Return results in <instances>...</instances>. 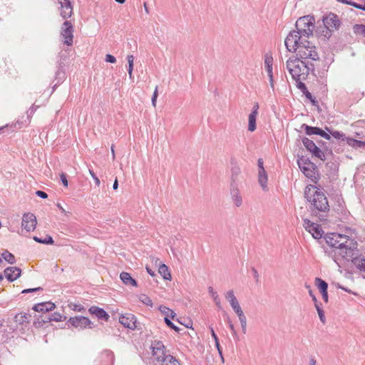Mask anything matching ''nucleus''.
Listing matches in <instances>:
<instances>
[{
	"label": "nucleus",
	"instance_id": "f257e3e1",
	"mask_svg": "<svg viewBox=\"0 0 365 365\" xmlns=\"http://www.w3.org/2000/svg\"><path fill=\"white\" fill-rule=\"evenodd\" d=\"M313 38L297 36V33H289L284 43L289 51L296 53V56L309 62L319 59L318 50Z\"/></svg>",
	"mask_w": 365,
	"mask_h": 365
},
{
	"label": "nucleus",
	"instance_id": "f03ea898",
	"mask_svg": "<svg viewBox=\"0 0 365 365\" xmlns=\"http://www.w3.org/2000/svg\"><path fill=\"white\" fill-rule=\"evenodd\" d=\"M325 240L329 246L339 249L346 255L354 251L358 247V243L355 239L346 234L329 233L326 235Z\"/></svg>",
	"mask_w": 365,
	"mask_h": 365
},
{
	"label": "nucleus",
	"instance_id": "7ed1b4c3",
	"mask_svg": "<svg viewBox=\"0 0 365 365\" xmlns=\"http://www.w3.org/2000/svg\"><path fill=\"white\" fill-rule=\"evenodd\" d=\"M304 195L307 201L310 204L312 209L321 212L329 210L328 200L319 187L314 185H308L304 189Z\"/></svg>",
	"mask_w": 365,
	"mask_h": 365
},
{
	"label": "nucleus",
	"instance_id": "20e7f679",
	"mask_svg": "<svg viewBox=\"0 0 365 365\" xmlns=\"http://www.w3.org/2000/svg\"><path fill=\"white\" fill-rule=\"evenodd\" d=\"M287 69L292 78L300 84L307 79L311 68L309 62L296 56L289 58L286 63Z\"/></svg>",
	"mask_w": 365,
	"mask_h": 365
},
{
	"label": "nucleus",
	"instance_id": "39448f33",
	"mask_svg": "<svg viewBox=\"0 0 365 365\" xmlns=\"http://www.w3.org/2000/svg\"><path fill=\"white\" fill-rule=\"evenodd\" d=\"M297 30L290 33H297V36L305 38H314L313 31L315 28V19L312 16H304L298 19L296 21Z\"/></svg>",
	"mask_w": 365,
	"mask_h": 365
},
{
	"label": "nucleus",
	"instance_id": "423d86ee",
	"mask_svg": "<svg viewBox=\"0 0 365 365\" xmlns=\"http://www.w3.org/2000/svg\"><path fill=\"white\" fill-rule=\"evenodd\" d=\"M298 165L304 175L316 182L319 178L317 168L310 160L300 158L297 161Z\"/></svg>",
	"mask_w": 365,
	"mask_h": 365
},
{
	"label": "nucleus",
	"instance_id": "0eeeda50",
	"mask_svg": "<svg viewBox=\"0 0 365 365\" xmlns=\"http://www.w3.org/2000/svg\"><path fill=\"white\" fill-rule=\"evenodd\" d=\"M37 225L36 215L31 212H25L22 216L21 230L30 232L34 231Z\"/></svg>",
	"mask_w": 365,
	"mask_h": 365
},
{
	"label": "nucleus",
	"instance_id": "6e6552de",
	"mask_svg": "<svg viewBox=\"0 0 365 365\" xmlns=\"http://www.w3.org/2000/svg\"><path fill=\"white\" fill-rule=\"evenodd\" d=\"M61 35L64 38L63 43L71 46L73 42V26L70 21H66L61 30Z\"/></svg>",
	"mask_w": 365,
	"mask_h": 365
},
{
	"label": "nucleus",
	"instance_id": "1a4fd4ad",
	"mask_svg": "<svg viewBox=\"0 0 365 365\" xmlns=\"http://www.w3.org/2000/svg\"><path fill=\"white\" fill-rule=\"evenodd\" d=\"M303 225L305 230L311 233L314 238L320 239L322 237L324 232L319 225L305 219Z\"/></svg>",
	"mask_w": 365,
	"mask_h": 365
},
{
	"label": "nucleus",
	"instance_id": "9d476101",
	"mask_svg": "<svg viewBox=\"0 0 365 365\" xmlns=\"http://www.w3.org/2000/svg\"><path fill=\"white\" fill-rule=\"evenodd\" d=\"M323 23L329 32L337 30L340 26V21L338 16L334 14H329L323 19Z\"/></svg>",
	"mask_w": 365,
	"mask_h": 365
},
{
	"label": "nucleus",
	"instance_id": "9b49d317",
	"mask_svg": "<svg viewBox=\"0 0 365 365\" xmlns=\"http://www.w3.org/2000/svg\"><path fill=\"white\" fill-rule=\"evenodd\" d=\"M68 322L76 329H83L87 327H89L91 322V320L83 316H76L74 317H71L68 320Z\"/></svg>",
	"mask_w": 365,
	"mask_h": 365
},
{
	"label": "nucleus",
	"instance_id": "f8f14e48",
	"mask_svg": "<svg viewBox=\"0 0 365 365\" xmlns=\"http://www.w3.org/2000/svg\"><path fill=\"white\" fill-rule=\"evenodd\" d=\"M303 144L305 146V148L314 156L318 158L319 159H320L322 160H324V154L323 151L320 148H319L312 140L306 138L303 139Z\"/></svg>",
	"mask_w": 365,
	"mask_h": 365
},
{
	"label": "nucleus",
	"instance_id": "ddd939ff",
	"mask_svg": "<svg viewBox=\"0 0 365 365\" xmlns=\"http://www.w3.org/2000/svg\"><path fill=\"white\" fill-rule=\"evenodd\" d=\"M60 7L61 16L66 19L70 18L73 14V6L71 4V0H58Z\"/></svg>",
	"mask_w": 365,
	"mask_h": 365
},
{
	"label": "nucleus",
	"instance_id": "4468645a",
	"mask_svg": "<svg viewBox=\"0 0 365 365\" xmlns=\"http://www.w3.org/2000/svg\"><path fill=\"white\" fill-rule=\"evenodd\" d=\"M120 323L125 327L130 329H135L137 327V319L133 314H125L120 317Z\"/></svg>",
	"mask_w": 365,
	"mask_h": 365
},
{
	"label": "nucleus",
	"instance_id": "2eb2a0df",
	"mask_svg": "<svg viewBox=\"0 0 365 365\" xmlns=\"http://www.w3.org/2000/svg\"><path fill=\"white\" fill-rule=\"evenodd\" d=\"M259 105L255 103L253 108V110L249 115L248 117V130L250 132H253L256 130V120L258 114Z\"/></svg>",
	"mask_w": 365,
	"mask_h": 365
},
{
	"label": "nucleus",
	"instance_id": "dca6fc26",
	"mask_svg": "<svg viewBox=\"0 0 365 365\" xmlns=\"http://www.w3.org/2000/svg\"><path fill=\"white\" fill-rule=\"evenodd\" d=\"M272 65H273V58L270 55H266L264 58V67L267 71L270 85L272 87L274 86V80H273V72H272Z\"/></svg>",
	"mask_w": 365,
	"mask_h": 365
},
{
	"label": "nucleus",
	"instance_id": "f3484780",
	"mask_svg": "<svg viewBox=\"0 0 365 365\" xmlns=\"http://www.w3.org/2000/svg\"><path fill=\"white\" fill-rule=\"evenodd\" d=\"M4 272L7 279L13 282L20 277L21 270L18 267H13L6 268Z\"/></svg>",
	"mask_w": 365,
	"mask_h": 365
},
{
	"label": "nucleus",
	"instance_id": "a211bd4d",
	"mask_svg": "<svg viewBox=\"0 0 365 365\" xmlns=\"http://www.w3.org/2000/svg\"><path fill=\"white\" fill-rule=\"evenodd\" d=\"M305 131H306V133L309 135H319L327 140L330 139V135L328 133H327L325 131H324L323 130H322L317 127H311V126L307 125L305 127Z\"/></svg>",
	"mask_w": 365,
	"mask_h": 365
},
{
	"label": "nucleus",
	"instance_id": "6ab92c4d",
	"mask_svg": "<svg viewBox=\"0 0 365 365\" xmlns=\"http://www.w3.org/2000/svg\"><path fill=\"white\" fill-rule=\"evenodd\" d=\"M232 308L233 309L235 312L237 314V315L239 318V320L241 323L242 328L245 332L246 330V327H247V319L244 314V312H243L240 304L238 303V304H235V306L232 307Z\"/></svg>",
	"mask_w": 365,
	"mask_h": 365
},
{
	"label": "nucleus",
	"instance_id": "aec40b11",
	"mask_svg": "<svg viewBox=\"0 0 365 365\" xmlns=\"http://www.w3.org/2000/svg\"><path fill=\"white\" fill-rule=\"evenodd\" d=\"M88 312L96 315L98 319H103L106 322H108L110 318L109 315L104 309L96 306L90 307Z\"/></svg>",
	"mask_w": 365,
	"mask_h": 365
},
{
	"label": "nucleus",
	"instance_id": "412c9836",
	"mask_svg": "<svg viewBox=\"0 0 365 365\" xmlns=\"http://www.w3.org/2000/svg\"><path fill=\"white\" fill-rule=\"evenodd\" d=\"M55 308V304L51 302L38 303L34 307V309L36 312H49L53 310Z\"/></svg>",
	"mask_w": 365,
	"mask_h": 365
},
{
	"label": "nucleus",
	"instance_id": "4be33fe9",
	"mask_svg": "<svg viewBox=\"0 0 365 365\" xmlns=\"http://www.w3.org/2000/svg\"><path fill=\"white\" fill-rule=\"evenodd\" d=\"M120 278L121 281L123 282L125 285H130L133 287H138V283L135 279L132 278L131 275L126 272H123L120 274Z\"/></svg>",
	"mask_w": 365,
	"mask_h": 365
},
{
	"label": "nucleus",
	"instance_id": "5701e85b",
	"mask_svg": "<svg viewBox=\"0 0 365 365\" xmlns=\"http://www.w3.org/2000/svg\"><path fill=\"white\" fill-rule=\"evenodd\" d=\"M31 315L27 313H19L14 317V320L16 323L24 325L28 324L30 322Z\"/></svg>",
	"mask_w": 365,
	"mask_h": 365
},
{
	"label": "nucleus",
	"instance_id": "b1692460",
	"mask_svg": "<svg viewBox=\"0 0 365 365\" xmlns=\"http://www.w3.org/2000/svg\"><path fill=\"white\" fill-rule=\"evenodd\" d=\"M158 272L164 279L169 281L172 279L170 271L166 264H160L158 267Z\"/></svg>",
	"mask_w": 365,
	"mask_h": 365
},
{
	"label": "nucleus",
	"instance_id": "393cba45",
	"mask_svg": "<svg viewBox=\"0 0 365 365\" xmlns=\"http://www.w3.org/2000/svg\"><path fill=\"white\" fill-rule=\"evenodd\" d=\"M267 174L264 169H262V171L258 172V181L264 190L267 189Z\"/></svg>",
	"mask_w": 365,
	"mask_h": 365
},
{
	"label": "nucleus",
	"instance_id": "a878e982",
	"mask_svg": "<svg viewBox=\"0 0 365 365\" xmlns=\"http://www.w3.org/2000/svg\"><path fill=\"white\" fill-rule=\"evenodd\" d=\"M165 346L161 342H157L155 346H153V354L157 356L159 359L162 355H164Z\"/></svg>",
	"mask_w": 365,
	"mask_h": 365
},
{
	"label": "nucleus",
	"instance_id": "bb28decb",
	"mask_svg": "<svg viewBox=\"0 0 365 365\" xmlns=\"http://www.w3.org/2000/svg\"><path fill=\"white\" fill-rule=\"evenodd\" d=\"M346 142L349 146L354 148L365 147L364 141L358 140L351 138H346Z\"/></svg>",
	"mask_w": 365,
	"mask_h": 365
},
{
	"label": "nucleus",
	"instance_id": "cd10ccee",
	"mask_svg": "<svg viewBox=\"0 0 365 365\" xmlns=\"http://www.w3.org/2000/svg\"><path fill=\"white\" fill-rule=\"evenodd\" d=\"M158 309L165 316V317H170L172 319H174L176 316L175 312L167 307L161 305L159 307Z\"/></svg>",
	"mask_w": 365,
	"mask_h": 365
},
{
	"label": "nucleus",
	"instance_id": "c85d7f7f",
	"mask_svg": "<svg viewBox=\"0 0 365 365\" xmlns=\"http://www.w3.org/2000/svg\"><path fill=\"white\" fill-rule=\"evenodd\" d=\"M315 284L317 287V288L319 289L321 293L325 292L327 291L328 284L325 281L322 280V279L317 277L315 279Z\"/></svg>",
	"mask_w": 365,
	"mask_h": 365
},
{
	"label": "nucleus",
	"instance_id": "c756f323",
	"mask_svg": "<svg viewBox=\"0 0 365 365\" xmlns=\"http://www.w3.org/2000/svg\"><path fill=\"white\" fill-rule=\"evenodd\" d=\"M225 298L230 302L231 307H233L239 303L233 290L228 291L225 294Z\"/></svg>",
	"mask_w": 365,
	"mask_h": 365
},
{
	"label": "nucleus",
	"instance_id": "7c9ffc66",
	"mask_svg": "<svg viewBox=\"0 0 365 365\" xmlns=\"http://www.w3.org/2000/svg\"><path fill=\"white\" fill-rule=\"evenodd\" d=\"M353 262L360 271L365 272V257L355 258Z\"/></svg>",
	"mask_w": 365,
	"mask_h": 365
},
{
	"label": "nucleus",
	"instance_id": "2f4dec72",
	"mask_svg": "<svg viewBox=\"0 0 365 365\" xmlns=\"http://www.w3.org/2000/svg\"><path fill=\"white\" fill-rule=\"evenodd\" d=\"M353 31L356 35H359L365 37V25L355 24L353 26Z\"/></svg>",
	"mask_w": 365,
	"mask_h": 365
},
{
	"label": "nucleus",
	"instance_id": "473e14b6",
	"mask_svg": "<svg viewBox=\"0 0 365 365\" xmlns=\"http://www.w3.org/2000/svg\"><path fill=\"white\" fill-rule=\"evenodd\" d=\"M138 299L140 300V302H141L143 304H145L148 307H152L153 306L151 299L145 294H139Z\"/></svg>",
	"mask_w": 365,
	"mask_h": 365
},
{
	"label": "nucleus",
	"instance_id": "72a5a7b5",
	"mask_svg": "<svg viewBox=\"0 0 365 365\" xmlns=\"http://www.w3.org/2000/svg\"><path fill=\"white\" fill-rule=\"evenodd\" d=\"M127 60L128 63V72L130 78H133V66H134V56L133 55H128Z\"/></svg>",
	"mask_w": 365,
	"mask_h": 365
},
{
	"label": "nucleus",
	"instance_id": "f704fd0d",
	"mask_svg": "<svg viewBox=\"0 0 365 365\" xmlns=\"http://www.w3.org/2000/svg\"><path fill=\"white\" fill-rule=\"evenodd\" d=\"M232 200L237 207H240L242 205V200L237 190L233 191Z\"/></svg>",
	"mask_w": 365,
	"mask_h": 365
},
{
	"label": "nucleus",
	"instance_id": "c9c22d12",
	"mask_svg": "<svg viewBox=\"0 0 365 365\" xmlns=\"http://www.w3.org/2000/svg\"><path fill=\"white\" fill-rule=\"evenodd\" d=\"M337 1L345 4L351 5L355 8L365 11V3L364 4H359L354 1H348V0H337Z\"/></svg>",
	"mask_w": 365,
	"mask_h": 365
},
{
	"label": "nucleus",
	"instance_id": "e433bc0d",
	"mask_svg": "<svg viewBox=\"0 0 365 365\" xmlns=\"http://www.w3.org/2000/svg\"><path fill=\"white\" fill-rule=\"evenodd\" d=\"M34 240L39 243L46 244V245H52L53 243V238L48 235L44 239L38 238V237H34Z\"/></svg>",
	"mask_w": 365,
	"mask_h": 365
},
{
	"label": "nucleus",
	"instance_id": "4c0bfd02",
	"mask_svg": "<svg viewBox=\"0 0 365 365\" xmlns=\"http://www.w3.org/2000/svg\"><path fill=\"white\" fill-rule=\"evenodd\" d=\"M66 319V317H63L61 314L58 312L53 313L48 319V322L54 321V322H62Z\"/></svg>",
	"mask_w": 365,
	"mask_h": 365
},
{
	"label": "nucleus",
	"instance_id": "58836bf2",
	"mask_svg": "<svg viewBox=\"0 0 365 365\" xmlns=\"http://www.w3.org/2000/svg\"><path fill=\"white\" fill-rule=\"evenodd\" d=\"M163 365H180V364L173 356L169 355L164 359Z\"/></svg>",
	"mask_w": 365,
	"mask_h": 365
},
{
	"label": "nucleus",
	"instance_id": "ea45409f",
	"mask_svg": "<svg viewBox=\"0 0 365 365\" xmlns=\"http://www.w3.org/2000/svg\"><path fill=\"white\" fill-rule=\"evenodd\" d=\"M2 257L3 258L7 261L10 264H14L15 262V257L14 256L9 252L8 251H5L4 252L2 253Z\"/></svg>",
	"mask_w": 365,
	"mask_h": 365
},
{
	"label": "nucleus",
	"instance_id": "a19ab883",
	"mask_svg": "<svg viewBox=\"0 0 365 365\" xmlns=\"http://www.w3.org/2000/svg\"><path fill=\"white\" fill-rule=\"evenodd\" d=\"M314 306H315V308L317 311V313H318V315L319 317V319L321 320V322L324 324L325 323V316H324V311L322 310V309L320 307V305L318 303H316L314 304Z\"/></svg>",
	"mask_w": 365,
	"mask_h": 365
},
{
	"label": "nucleus",
	"instance_id": "79ce46f5",
	"mask_svg": "<svg viewBox=\"0 0 365 365\" xmlns=\"http://www.w3.org/2000/svg\"><path fill=\"white\" fill-rule=\"evenodd\" d=\"M331 135L334 138H336V139H341L342 140L344 141H346V138L345 135L339 132V131H332L331 132Z\"/></svg>",
	"mask_w": 365,
	"mask_h": 365
},
{
	"label": "nucleus",
	"instance_id": "37998d69",
	"mask_svg": "<svg viewBox=\"0 0 365 365\" xmlns=\"http://www.w3.org/2000/svg\"><path fill=\"white\" fill-rule=\"evenodd\" d=\"M170 317H164V320L165 324L171 329H174L176 331H179V329L173 324V323L170 319Z\"/></svg>",
	"mask_w": 365,
	"mask_h": 365
},
{
	"label": "nucleus",
	"instance_id": "c03bdc74",
	"mask_svg": "<svg viewBox=\"0 0 365 365\" xmlns=\"http://www.w3.org/2000/svg\"><path fill=\"white\" fill-rule=\"evenodd\" d=\"M69 307L73 310V311H76V312H82L84 310V307H82L81 305H78V304H71L69 305Z\"/></svg>",
	"mask_w": 365,
	"mask_h": 365
},
{
	"label": "nucleus",
	"instance_id": "a18cd8bd",
	"mask_svg": "<svg viewBox=\"0 0 365 365\" xmlns=\"http://www.w3.org/2000/svg\"><path fill=\"white\" fill-rule=\"evenodd\" d=\"M305 287H306V288L308 289L309 294V295L311 296V297H312V299L313 302H314V304L318 303V301H317V298H316L315 295H314V293H313V291H312V289L311 286H310V285H309V284H306V285H305Z\"/></svg>",
	"mask_w": 365,
	"mask_h": 365
},
{
	"label": "nucleus",
	"instance_id": "49530a36",
	"mask_svg": "<svg viewBox=\"0 0 365 365\" xmlns=\"http://www.w3.org/2000/svg\"><path fill=\"white\" fill-rule=\"evenodd\" d=\"M89 174L91 175V176L93 178V179L95 181V183L97 186H99L100 184H101V182H100V180L99 178L96 175V174L94 173V172L91 170H89Z\"/></svg>",
	"mask_w": 365,
	"mask_h": 365
},
{
	"label": "nucleus",
	"instance_id": "de8ad7c7",
	"mask_svg": "<svg viewBox=\"0 0 365 365\" xmlns=\"http://www.w3.org/2000/svg\"><path fill=\"white\" fill-rule=\"evenodd\" d=\"M106 61L111 63H115L116 62V58L111 54H106Z\"/></svg>",
	"mask_w": 365,
	"mask_h": 365
},
{
	"label": "nucleus",
	"instance_id": "09e8293b",
	"mask_svg": "<svg viewBox=\"0 0 365 365\" xmlns=\"http://www.w3.org/2000/svg\"><path fill=\"white\" fill-rule=\"evenodd\" d=\"M60 178H61V180L62 181V183L63 185L65 186V187H68V180L66 178V175L65 173H61L60 175Z\"/></svg>",
	"mask_w": 365,
	"mask_h": 365
},
{
	"label": "nucleus",
	"instance_id": "8fccbe9b",
	"mask_svg": "<svg viewBox=\"0 0 365 365\" xmlns=\"http://www.w3.org/2000/svg\"><path fill=\"white\" fill-rule=\"evenodd\" d=\"M36 194L38 197L43 198V199H46L48 197V195L43 191L38 190V191H36Z\"/></svg>",
	"mask_w": 365,
	"mask_h": 365
},
{
	"label": "nucleus",
	"instance_id": "3c124183",
	"mask_svg": "<svg viewBox=\"0 0 365 365\" xmlns=\"http://www.w3.org/2000/svg\"><path fill=\"white\" fill-rule=\"evenodd\" d=\"M238 173H240V168L239 167H235L232 168V178L235 180V177H236Z\"/></svg>",
	"mask_w": 365,
	"mask_h": 365
},
{
	"label": "nucleus",
	"instance_id": "603ef678",
	"mask_svg": "<svg viewBox=\"0 0 365 365\" xmlns=\"http://www.w3.org/2000/svg\"><path fill=\"white\" fill-rule=\"evenodd\" d=\"M215 346H216V347L217 349V351L219 352V354H220L222 360L223 361L224 358H223V356H222V349H221V346H220V344L219 341L215 342Z\"/></svg>",
	"mask_w": 365,
	"mask_h": 365
},
{
	"label": "nucleus",
	"instance_id": "864d4df0",
	"mask_svg": "<svg viewBox=\"0 0 365 365\" xmlns=\"http://www.w3.org/2000/svg\"><path fill=\"white\" fill-rule=\"evenodd\" d=\"M213 299H214V301H215V302L216 305H217L219 308H220V307H221V304H220V299H219L218 295H216L215 297H213Z\"/></svg>",
	"mask_w": 365,
	"mask_h": 365
},
{
	"label": "nucleus",
	"instance_id": "5fc2aeb1",
	"mask_svg": "<svg viewBox=\"0 0 365 365\" xmlns=\"http://www.w3.org/2000/svg\"><path fill=\"white\" fill-rule=\"evenodd\" d=\"M258 166H259V171H262V169H264V166H263V160H262V159H259L258 160Z\"/></svg>",
	"mask_w": 365,
	"mask_h": 365
},
{
	"label": "nucleus",
	"instance_id": "6e6d98bb",
	"mask_svg": "<svg viewBox=\"0 0 365 365\" xmlns=\"http://www.w3.org/2000/svg\"><path fill=\"white\" fill-rule=\"evenodd\" d=\"M322 298H323L324 301L326 303H327L328 302V292H327V291L325 292H322Z\"/></svg>",
	"mask_w": 365,
	"mask_h": 365
},
{
	"label": "nucleus",
	"instance_id": "4d7b16f0",
	"mask_svg": "<svg viewBox=\"0 0 365 365\" xmlns=\"http://www.w3.org/2000/svg\"><path fill=\"white\" fill-rule=\"evenodd\" d=\"M211 334H212V338L215 340V342L219 341L218 338H217V336L216 334L215 333V331H214L212 328H211Z\"/></svg>",
	"mask_w": 365,
	"mask_h": 365
},
{
	"label": "nucleus",
	"instance_id": "13d9d810",
	"mask_svg": "<svg viewBox=\"0 0 365 365\" xmlns=\"http://www.w3.org/2000/svg\"><path fill=\"white\" fill-rule=\"evenodd\" d=\"M209 292L212 297H215L216 295H217V292L214 291L212 287H209Z\"/></svg>",
	"mask_w": 365,
	"mask_h": 365
},
{
	"label": "nucleus",
	"instance_id": "bf43d9fd",
	"mask_svg": "<svg viewBox=\"0 0 365 365\" xmlns=\"http://www.w3.org/2000/svg\"><path fill=\"white\" fill-rule=\"evenodd\" d=\"M157 98H158V97L154 96H153V97H152V105L154 108L156 107Z\"/></svg>",
	"mask_w": 365,
	"mask_h": 365
},
{
	"label": "nucleus",
	"instance_id": "052dcab7",
	"mask_svg": "<svg viewBox=\"0 0 365 365\" xmlns=\"http://www.w3.org/2000/svg\"><path fill=\"white\" fill-rule=\"evenodd\" d=\"M146 270L150 275H151L152 277L155 276V272L148 267H146Z\"/></svg>",
	"mask_w": 365,
	"mask_h": 365
},
{
	"label": "nucleus",
	"instance_id": "680f3d73",
	"mask_svg": "<svg viewBox=\"0 0 365 365\" xmlns=\"http://www.w3.org/2000/svg\"><path fill=\"white\" fill-rule=\"evenodd\" d=\"M118 180L115 179L114 182H113V188L114 190H117L118 189Z\"/></svg>",
	"mask_w": 365,
	"mask_h": 365
},
{
	"label": "nucleus",
	"instance_id": "e2e57ef3",
	"mask_svg": "<svg viewBox=\"0 0 365 365\" xmlns=\"http://www.w3.org/2000/svg\"><path fill=\"white\" fill-rule=\"evenodd\" d=\"M57 207L61 210V211L63 213L66 214V210H64V208H63V207L60 204H57Z\"/></svg>",
	"mask_w": 365,
	"mask_h": 365
},
{
	"label": "nucleus",
	"instance_id": "0e129e2a",
	"mask_svg": "<svg viewBox=\"0 0 365 365\" xmlns=\"http://www.w3.org/2000/svg\"><path fill=\"white\" fill-rule=\"evenodd\" d=\"M229 327L232 332H235V327L234 325L231 322H229Z\"/></svg>",
	"mask_w": 365,
	"mask_h": 365
},
{
	"label": "nucleus",
	"instance_id": "69168bd1",
	"mask_svg": "<svg viewBox=\"0 0 365 365\" xmlns=\"http://www.w3.org/2000/svg\"><path fill=\"white\" fill-rule=\"evenodd\" d=\"M317 361L314 359H311L309 361V365H316Z\"/></svg>",
	"mask_w": 365,
	"mask_h": 365
},
{
	"label": "nucleus",
	"instance_id": "338daca9",
	"mask_svg": "<svg viewBox=\"0 0 365 365\" xmlns=\"http://www.w3.org/2000/svg\"><path fill=\"white\" fill-rule=\"evenodd\" d=\"M153 96H156V97H158V86H156V87H155V91H154V92H153Z\"/></svg>",
	"mask_w": 365,
	"mask_h": 365
},
{
	"label": "nucleus",
	"instance_id": "774afa93",
	"mask_svg": "<svg viewBox=\"0 0 365 365\" xmlns=\"http://www.w3.org/2000/svg\"><path fill=\"white\" fill-rule=\"evenodd\" d=\"M8 126H9V125H6L0 127V134H1L3 133V130H4V128H7Z\"/></svg>",
	"mask_w": 365,
	"mask_h": 365
}]
</instances>
